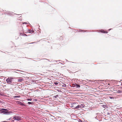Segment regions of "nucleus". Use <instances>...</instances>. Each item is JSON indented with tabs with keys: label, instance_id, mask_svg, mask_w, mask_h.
Wrapping results in <instances>:
<instances>
[{
	"label": "nucleus",
	"instance_id": "f257e3e1",
	"mask_svg": "<svg viewBox=\"0 0 122 122\" xmlns=\"http://www.w3.org/2000/svg\"><path fill=\"white\" fill-rule=\"evenodd\" d=\"M11 112L10 111L8 112L6 109H0V113H4V114H9L11 113Z\"/></svg>",
	"mask_w": 122,
	"mask_h": 122
},
{
	"label": "nucleus",
	"instance_id": "f03ea898",
	"mask_svg": "<svg viewBox=\"0 0 122 122\" xmlns=\"http://www.w3.org/2000/svg\"><path fill=\"white\" fill-rule=\"evenodd\" d=\"M14 79V78L11 77H9L6 80L7 82L9 84H12L13 83Z\"/></svg>",
	"mask_w": 122,
	"mask_h": 122
},
{
	"label": "nucleus",
	"instance_id": "7ed1b4c3",
	"mask_svg": "<svg viewBox=\"0 0 122 122\" xmlns=\"http://www.w3.org/2000/svg\"><path fill=\"white\" fill-rule=\"evenodd\" d=\"M13 119L15 120L20 121L21 120V117L19 116H15L14 117Z\"/></svg>",
	"mask_w": 122,
	"mask_h": 122
},
{
	"label": "nucleus",
	"instance_id": "20e7f679",
	"mask_svg": "<svg viewBox=\"0 0 122 122\" xmlns=\"http://www.w3.org/2000/svg\"><path fill=\"white\" fill-rule=\"evenodd\" d=\"M85 106V105H84L83 104H81L80 105H79L77 106L75 108L77 109V108H80L81 107H83Z\"/></svg>",
	"mask_w": 122,
	"mask_h": 122
},
{
	"label": "nucleus",
	"instance_id": "39448f33",
	"mask_svg": "<svg viewBox=\"0 0 122 122\" xmlns=\"http://www.w3.org/2000/svg\"><path fill=\"white\" fill-rule=\"evenodd\" d=\"M24 80V79L21 77H20L18 79V82H20Z\"/></svg>",
	"mask_w": 122,
	"mask_h": 122
},
{
	"label": "nucleus",
	"instance_id": "423d86ee",
	"mask_svg": "<svg viewBox=\"0 0 122 122\" xmlns=\"http://www.w3.org/2000/svg\"><path fill=\"white\" fill-rule=\"evenodd\" d=\"M101 32H102L103 33H107V31H105L104 30H101Z\"/></svg>",
	"mask_w": 122,
	"mask_h": 122
},
{
	"label": "nucleus",
	"instance_id": "0eeeda50",
	"mask_svg": "<svg viewBox=\"0 0 122 122\" xmlns=\"http://www.w3.org/2000/svg\"><path fill=\"white\" fill-rule=\"evenodd\" d=\"M74 85H76L77 87H80V86L78 84H76L75 85L74 84Z\"/></svg>",
	"mask_w": 122,
	"mask_h": 122
},
{
	"label": "nucleus",
	"instance_id": "6e6552de",
	"mask_svg": "<svg viewBox=\"0 0 122 122\" xmlns=\"http://www.w3.org/2000/svg\"><path fill=\"white\" fill-rule=\"evenodd\" d=\"M29 31L31 33H32L34 32V31L33 30H29Z\"/></svg>",
	"mask_w": 122,
	"mask_h": 122
},
{
	"label": "nucleus",
	"instance_id": "1a4fd4ad",
	"mask_svg": "<svg viewBox=\"0 0 122 122\" xmlns=\"http://www.w3.org/2000/svg\"><path fill=\"white\" fill-rule=\"evenodd\" d=\"M19 97L17 96H15L13 97L14 98H17Z\"/></svg>",
	"mask_w": 122,
	"mask_h": 122
},
{
	"label": "nucleus",
	"instance_id": "9d476101",
	"mask_svg": "<svg viewBox=\"0 0 122 122\" xmlns=\"http://www.w3.org/2000/svg\"><path fill=\"white\" fill-rule=\"evenodd\" d=\"M78 121L79 122H82V121L80 119H79Z\"/></svg>",
	"mask_w": 122,
	"mask_h": 122
},
{
	"label": "nucleus",
	"instance_id": "9b49d317",
	"mask_svg": "<svg viewBox=\"0 0 122 122\" xmlns=\"http://www.w3.org/2000/svg\"><path fill=\"white\" fill-rule=\"evenodd\" d=\"M54 84L56 85H57L58 84V83L57 82H55L54 83Z\"/></svg>",
	"mask_w": 122,
	"mask_h": 122
},
{
	"label": "nucleus",
	"instance_id": "f8f14e48",
	"mask_svg": "<svg viewBox=\"0 0 122 122\" xmlns=\"http://www.w3.org/2000/svg\"><path fill=\"white\" fill-rule=\"evenodd\" d=\"M28 103L29 104H31V102H28Z\"/></svg>",
	"mask_w": 122,
	"mask_h": 122
},
{
	"label": "nucleus",
	"instance_id": "ddd939ff",
	"mask_svg": "<svg viewBox=\"0 0 122 122\" xmlns=\"http://www.w3.org/2000/svg\"><path fill=\"white\" fill-rule=\"evenodd\" d=\"M31 99H27V100L28 101H31Z\"/></svg>",
	"mask_w": 122,
	"mask_h": 122
},
{
	"label": "nucleus",
	"instance_id": "4468645a",
	"mask_svg": "<svg viewBox=\"0 0 122 122\" xmlns=\"http://www.w3.org/2000/svg\"><path fill=\"white\" fill-rule=\"evenodd\" d=\"M24 36H26V34H24Z\"/></svg>",
	"mask_w": 122,
	"mask_h": 122
},
{
	"label": "nucleus",
	"instance_id": "2eb2a0df",
	"mask_svg": "<svg viewBox=\"0 0 122 122\" xmlns=\"http://www.w3.org/2000/svg\"><path fill=\"white\" fill-rule=\"evenodd\" d=\"M23 24H27V23L25 22L24 23H23Z\"/></svg>",
	"mask_w": 122,
	"mask_h": 122
},
{
	"label": "nucleus",
	"instance_id": "dca6fc26",
	"mask_svg": "<svg viewBox=\"0 0 122 122\" xmlns=\"http://www.w3.org/2000/svg\"><path fill=\"white\" fill-rule=\"evenodd\" d=\"M112 97H110V98L111 99H112Z\"/></svg>",
	"mask_w": 122,
	"mask_h": 122
},
{
	"label": "nucleus",
	"instance_id": "f3484780",
	"mask_svg": "<svg viewBox=\"0 0 122 122\" xmlns=\"http://www.w3.org/2000/svg\"><path fill=\"white\" fill-rule=\"evenodd\" d=\"M12 122H14V120H13L12 121Z\"/></svg>",
	"mask_w": 122,
	"mask_h": 122
},
{
	"label": "nucleus",
	"instance_id": "a211bd4d",
	"mask_svg": "<svg viewBox=\"0 0 122 122\" xmlns=\"http://www.w3.org/2000/svg\"><path fill=\"white\" fill-rule=\"evenodd\" d=\"M111 30V29H109V30Z\"/></svg>",
	"mask_w": 122,
	"mask_h": 122
},
{
	"label": "nucleus",
	"instance_id": "6ab92c4d",
	"mask_svg": "<svg viewBox=\"0 0 122 122\" xmlns=\"http://www.w3.org/2000/svg\"><path fill=\"white\" fill-rule=\"evenodd\" d=\"M1 102V101H0V102Z\"/></svg>",
	"mask_w": 122,
	"mask_h": 122
}]
</instances>
